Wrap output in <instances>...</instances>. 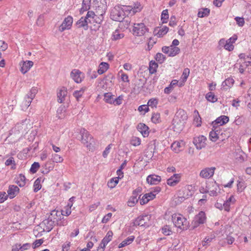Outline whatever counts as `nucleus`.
I'll list each match as a JSON object with an SVG mask.
<instances>
[{
  "mask_svg": "<svg viewBox=\"0 0 251 251\" xmlns=\"http://www.w3.org/2000/svg\"><path fill=\"white\" fill-rule=\"evenodd\" d=\"M181 81L179 82L177 79H173L169 86L166 87L164 89V93L169 94L173 90L175 86L178 85L179 87L182 86L184 84L186 79H180Z\"/></svg>",
  "mask_w": 251,
  "mask_h": 251,
  "instance_id": "obj_11",
  "label": "nucleus"
},
{
  "mask_svg": "<svg viewBox=\"0 0 251 251\" xmlns=\"http://www.w3.org/2000/svg\"><path fill=\"white\" fill-rule=\"evenodd\" d=\"M151 215H145L138 217L133 222L134 226L148 227L151 225Z\"/></svg>",
  "mask_w": 251,
  "mask_h": 251,
  "instance_id": "obj_3",
  "label": "nucleus"
},
{
  "mask_svg": "<svg viewBox=\"0 0 251 251\" xmlns=\"http://www.w3.org/2000/svg\"><path fill=\"white\" fill-rule=\"evenodd\" d=\"M91 0H83L82 3V7L80 10V13H82L83 12L87 11L90 9Z\"/></svg>",
  "mask_w": 251,
  "mask_h": 251,
  "instance_id": "obj_36",
  "label": "nucleus"
},
{
  "mask_svg": "<svg viewBox=\"0 0 251 251\" xmlns=\"http://www.w3.org/2000/svg\"><path fill=\"white\" fill-rule=\"evenodd\" d=\"M19 188L16 185H10L7 190V196L10 199H13L19 193Z\"/></svg>",
  "mask_w": 251,
  "mask_h": 251,
  "instance_id": "obj_19",
  "label": "nucleus"
},
{
  "mask_svg": "<svg viewBox=\"0 0 251 251\" xmlns=\"http://www.w3.org/2000/svg\"><path fill=\"white\" fill-rule=\"evenodd\" d=\"M169 30V28L166 26L162 27L161 28L157 27L154 29V33L158 37H161L166 34Z\"/></svg>",
  "mask_w": 251,
  "mask_h": 251,
  "instance_id": "obj_27",
  "label": "nucleus"
},
{
  "mask_svg": "<svg viewBox=\"0 0 251 251\" xmlns=\"http://www.w3.org/2000/svg\"><path fill=\"white\" fill-rule=\"evenodd\" d=\"M180 180V174H176L167 179V183L170 186H174L179 182Z\"/></svg>",
  "mask_w": 251,
  "mask_h": 251,
  "instance_id": "obj_17",
  "label": "nucleus"
},
{
  "mask_svg": "<svg viewBox=\"0 0 251 251\" xmlns=\"http://www.w3.org/2000/svg\"><path fill=\"white\" fill-rule=\"evenodd\" d=\"M110 17L114 21H122L126 18V14L120 6H116L111 10Z\"/></svg>",
  "mask_w": 251,
  "mask_h": 251,
  "instance_id": "obj_2",
  "label": "nucleus"
},
{
  "mask_svg": "<svg viewBox=\"0 0 251 251\" xmlns=\"http://www.w3.org/2000/svg\"><path fill=\"white\" fill-rule=\"evenodd\" d=\"M235 201V199L233 196H231L226 201L223 203V206L225 210L226 211H229L230 210V205L231 203H234Z\"/></svg>",
  "mask_w": 251,
  "mask_h": 251,
  "instance_id": "obj_30",
  "label": "nucleus"
},
{
  "mask_svg": "<svg viewBox=\"0 0 251 251\" xmlns=\"http://www.w3.org/2000/svg\"><path fill=\"white\" fill-rule=\"evenodd\" d=\"M214 237L215 236L213 235H211L210 236L207 237L205 238L204 241L203 242H202V246H205L207 245L209 243H210L212 241V240L214 238Z\"/></svg>",
  "mask_w": 251,
  "mask_h": 251,
  "instance_id": "obj_60",
  "label": "nucleus"
},
{
  "mask_svg": "<svg viewBox=\"0 0 251 251\" xmlns=\"http://www.w3.org/2000/svg\"><path fill=\"white\" fill-rule=\"evenodd\" d=\"M158 67V64L155 61H151L149 65V71L151 74H153L156 72V68Z\"/></svg>",
  "mask_w": 251,
  "mask_h": 251,
  "instance_id": "obj_44",
  "label": "nucleus"
},
{
  "mask_svg": "<svg viewBox=\"0 0 251 251\" xmlns=\"http://www.w3.org/2000/svg\"><path fill=\"white\" fill-rule=\"evenodd\" d=\"M235 20L237 24L239 26H243L245 24L244 18L240 17H236L235 18Z\"/></svg>",
  "mask_w": 251,
  "mask_h": 251,
  "instance_id": "obj_57",
  "label": "nucleus"
},
{
  "mask_svg": "<svg viewBox=\"0 0 251 251\" xmlns=\"http://www.w3.org/2000/svg\"><path fill=\"white\" fill-rule=\"evenodd\" d=\"M73 18L68 16L65 18L62 24L59 26L58 30L60 32H63L65 30H68L71 28L73 24Z\"/></svg>",
  "mask_w": 251,
  "mask_h": 251,
  "instance_id": "obj_8",
  "label": "nucleus"
},
{
  "mask_svg": "<svg viewBox=\"0 0 251 251\" xmlns=\"http://www.w3.org/2000/svg\"><path fill=\"white\" fill-rule=\"evenodd\" d=\"M169 56L174 57L177 54H178L180 52V49L178 47L174 46L173 45H171L169 46Z\"/></svg>",
  "mask_w": 251,
  "mask_h": 251,
  "instance_id": "obj_32",
  "label": "nucleus"
},
{
  "mask_svg": "<svg viewBox=\"0 0 251 251\" xmlns=\"http://www.w3.org/2000/svg\"><path fill=\"white\" fill-rule=\"evenodd\" d=\"M210 13V10L208 8H204L201 9L198 13V16L199 17L203 18L204 17L208 16Z\"/></svg>",
  "mask_w": 251,
  "mask_h": 251,
  "instance_id": "obj_38",
  "label": "nucleus"
},
{
  "mask_svg": "<svg viewBox=\"0 0 251 251\" xmlns=\"http://www.w3.org/2000/svg\"><path fill=\"white\" fill-rule=\"evenodd\" d=\"M206 98L207 100L212 102H215L217 100V98L212 92L208 93L206 95Z\"/></svg>",
  "mask_w": 251,
  "mask_h": 251,
  "instance_id": "obj_46",
  "label": "nucleus"
},
{
  "mask_svg": "<svg viewBox=\"0 0 251 251\" xmlns=\"http://www.w3.org/2000/svg\"><path fill=\"white\" fill-rule=\"evenodd\" d=\"M100 3L102 4L101 7L102 11L101 12H99L97 11L96 12L97 14H95L94 22V24H98L100 25L103 20V15L105 13L107 9V2L105 0H100Z\"/></svg>",
  "mask_w": 251,
  "mask_h": 251,
  "instance_id": "obj_5",
  "label": "nucleus"
},
{
  "mask_svg": "<svg viewBox=\"0 0 251 251\" xmlns=\"http://www.w3.org/2000/svg\"><path fill=\"white\" fill-rule=\"evenodd\" d=\"M87 74L90 78H95L98 76L97 72L96 71H93L92 69H89Z\"/></svg>",
  "mask_w": 251,
  "mask_h": 251,
  "instance_id": "obj_62",
  "label": "nucleus"
},
{
  "mask_svg": "<svg viewBox=\"0 0 251 251\" xmlns=\"http://www.w3.org/2000/svg\"><path fill=\"white\" fill-rule=\"evenodd\" d=\"M169 18V14L168 10L166 9L163 10L161 13V19L163 23H166L167 20Z\"/></svg>",
  "mask_w": 251,
  "mask_h": 251,
  "instance_id": "obj_45",
  "label": "nucleus"
},
{
  "mask_svg": "<svg viewBox=\"0 0 251 251\" xmlns=\"http://www.w3.org/2000/svg\"><path fill=\"white\" fill-rule=\"evenodd\" d=\"M172 221L174 225L181 230H186L189 223L187 219L180 214H175L172 217Z\"/></svg>",
  "mask_w": 251,
  "mask_h": 251,
  "instance_id": "obj_1",
  "label": "nucleus"
},
{
  "mask_svg": "<svg viewBox=\"0 0 251 251\" xmlns=\"http://www.w3.org/2000/svg\"><path fill=\"white\" fill-rule=\"evenodd\" d=\"M54 223V221H52L51 219L49 218L44 220L42 223V226H44V230L48 232L50 231L53 228Z\"/></svg>",
  "mask_w": 251,
  "mask_h": 251,
  "instance_id": "obj_15",
  "label": "nucleus"
},
{
  "mask_svg": "<svg viewBox=\"0 0 251 251\" xmlns=\"http://www.w3.org/2000/svg\"><path fill=\"white\" fill-rule=\"evenodd\" d=\"M234 79H225L222 82V87L224 89H227L230 88L234 84Z\"/></svg>",
  "mask_w": 251,
  "mask_h": 251,
  "instance_id": "obj_37",
  "label": "nucleus"
},
{
  "mask_svg": "<svg viewBox=\"0 0 251 251\" xmlns=\"http://www.w3.org/2000/svg\"><path fill=\"white\" fill-rule=\"evenodd\" d=\"M84 92V89H81L79 91H75L74 92L73 95L78 101L79 99L82 96Z\"/></svg>",
  "mask_w": 251,
  "mask_h": 251,
  "instance_id": "obj_56",
  "label": "nucleus"
},
{
  "mask_svg": "<svg viewBox=\"0 0 251 251\" xmlns=\"http://www.w3.org/2000/svg\"><path fill=\"white\" fill-rule=\"evenodd\" d=\"M82 73L77 69H74L71 73V77L73 78H81L84 77V76L81 75Z\"/></svg>",
  "mask_w": 251,
  "mask_h": 251,
  "instance_id": "obj_34",
  "label": "nucleus"
},
{
  "mask_svg": "<svg viewBox=\"0 0 251 251\" xmlns=\"http://www.w3.org/2000/svg\"><path fill=\"white\" fill-rule=\"evenodd\" d=\"M123 98L122 96H120L118 98L115 99L114 98L113 99V102L112 104H114V105H120L122 103Z\"/></svg>",
  "mask_w": 251,
  "mask_h": 251,
  "instance_id": "obj_61",
  "label": "nucleus"
},
{
  "mask_svg": "<svg viewBox=\"0 0 251 251\" xmlns=\"http://www.w3.org/2000/svg\"><path fill=\"white\" fill-rule=\"evenodd\" d=\"M34 191L35 192H38L41 188V185L40 184V179L38 178L34 183Z\"/></svg>",
  "mask_w": 251,
  "mask_h": 251,
  "instance_id": "obj_52",
  "label": "nucleus"
},
{
  "mask_svg": "<svg viewBox=\"0 0 251 251\" xmlns=\"http://www.w3.org/2000/svg\"><path fill=\"white\" fill-rule=\"evenodd\" d=\"M142 191V188L141 187L137 188L133 192L132 194V196L131 197V201H128V205L131 206L132 205H129L130 203H132L133 204L135 202H138V199L137 198L138 195H140Z\"/></svg>",
  "mask_w": 251,
  "mask_h": 251,
  "instance_id": "obj_20",
  "label": "nucleus"
},
{
  "mask_svg": "<svg viewBox=\"0 0 251 251\" xmlns=\"http://www.w3.org/2000/svg\"><path fill=\"white\" fill-rule=\"evenodd\" d=\"M114 96L111 93H106L104 94V101L107 103L112 104L113 101Z\"/></svg>",
  "mask_w": 251,
  "mask_h": 251,
  "instance_id": "obj_35",
  "label": "nucleus"
},
{
  "mask_svg": "<svg viewBox=\"0 0 251 251\" xmlns=\"http://www.w3.org/2000/svg\"><path fill=\"white\" fill-rule=\"evenodd\" d=\"M94 16H95V13L93 11H88L87 12V13L86 15V19L87 20L88 22L90 21V22H89V24H94Z\"/></svg>",
  "mask_w": 251,
  "mask_h": 251,
  "instance_id": "obj_43",
  "label": "nucleus"
},
{
  "mask_svg": "<svg viewBox=\"0 0 251 251\" xmlns=\"http://www.w3.org/2000/svg\"><path fill=\"white\" fill-rule=\"evenodd\" d=\"M148 31V29L146 27L144 24H134L133 31L135 35L142 36Z\"/></svg>",
  "mask_w": 251,
  "mask_h": 251,
  "instance_id": "obj_6",
  "label": "nucleus"
},
{
  "mask_svg": "<svg viewBox=\"0 0 251 251\" xmlns=\"http://www.w3.org/2000/svg\"><path fill=\"white\" fill-rule=\"evenodd\" d=\"M225 49L228 51H231L233 50L234 46L232 43L228 42V41H226Z\"/></svg>",
  "mask_w": 251,
  "mask_h": 251,
  "instance_id": "obj_64",
  "label": "nucleus"
},
{
  "mask_svg": "<svg viewBox=\"0 0 251 251\" xmlns=\"http://www.w3.org/2000/svg\"><path fill=\"white\" fill-rule=\"evenodd\" d=\"M185 143L183 141H176L171 145V149L173 151L177 153L182 151L184 149Z\"/></svg>",
  "mask_w": 251,
  "mask_h": 251,
  "instance_id": "obj_16",
  "label": "nucleus"
},
{
  "mask_svg": "<svg viewBox=\"0 0 251 251\" xmlns=\"http://www.w3.org/2000/svg\"><path fill=\"white\" fill-rule=\"evenodd\" d=\"M33 100V99H31V97H30V91L26 94V96L25 97V105L28 107L31 104L32 100Z\"/></svg>",
  "mask_w": 251,
  "mask_h": 251,
  "instance_id": "obj_47",
  "label": "nucleus"
},
{
  "mask_svg": "<svg viewBox=\"0 0 251 251\" xmlns=\"http://www.w3.org/2000/svg\"><path fill=\"white\" fill-rule=\"evenodd\" d=\"M137 130L141 133L144 137L148 136L149 135V127L143 123H139L137 126Z\"/></svg>",
  "mask_w": 251,
  "mask_h": 251,
  "instance_id": "obj_23",
  "label": "nucleus"
},
{
  "mask_svg": "<svg viewBox=\"0 0 251 251\" xmlns=\"http://www.w3.org/2000/svg\"><path fill=\"white\" fill-rule=\"evenodd\" d=\"M48 218L51 219L52 221H54V223H57L58 221H60L61 219L60 212L55 210H52L50 212Z\"/></svg>",
  "mask_w": 251,
  "mask_h": 251,
  "instance_id": "obj_25",
  "label": "nucleus"
},
{
  "mask_svg": "<svg viewBox=\"0 0 251 251\" xmlns=\"http://www.w3.org/2000/svg\"><path fill=\"white\" fill-rule=\"evenodd\" d=\"M195 117L194 118V122L196 123L197 126H201V118L200 116L198 111L195 110L194 111Z\"/></svg>",
  "mask_w": 251,
  "mask_h": 251,
  "instance_id": "obj_48",
  "label": "nucleus"
},
{
  "mask_svg": "<svg viewBox=\"0 0 251 251\" xmlns=\"http://www.w3.org/2000/svg\"><path fill=\"white\" fill-rule=\"evenodd\" d=\"M175 117L177 118L178 120H180L184 123H185L188 118L186 112L183 109H179L176 112Z\"/></svg>",
  "mask_w": 251,
  "mask_h": 251,
  "instance_id": "obj_24",
  "label": "nucleus"
},
{
  "mask_svg": "<svg viewBox=\"0 0 251 251\" xmlns=\"http://www.w3.org/2000/svg\"><path fill=\"white\" fill-rule=\"evenodd\" d=\"M26 178L25 176L22 174H20L18 177L17 183L20 187H23L25 184Z\"/></svg>",
  "mask_w": 251,
  "mask_h": 251,
  "instance_id": "obj_39",
  "label": "nucleus"
},
{
  "mask_svg": "<svg viewBox=\"0 0 251 251\" xmlns=\"http://www.w3.org/2000/svg\"><path fill=\"white\" fill-rule=\"evenodd\" d=\"M39 167H40L39 163L38 162H35L32 164L31 167L30 169V171L32 174H34L37 171V170L39 168Z\"/></svg>",
  "mask_w": 251,
  "mask_h": 251,
  "instance_id": "obj_51",
  "label": "nucleus"
},
{
  "mask_svg": "<svg viewBox=\"0 0 251 251\" xmlns=\"http://www.w3.org/2000/svg\"><path fill=\"white\" fill-rule=\"evenodd\" d=\"M52 159L53 162L56 163H61L63 161V158L57 154H54L52 155Z\"/></svg>",
  "mask_w": 251,
  "mask_h": 251,
  "instance_id": "obj_55",
  "label": "nucleus"
},
{
  "mask_svg": "<svg viewBox=\"0 0 251 251\" xmlns=\"http://www.w3.org/2000/svg\"><path fill=\"white\" fill-rule=\"evenodd\" d=\"M119 27L123 31L128 28L129 24L130 21L129 18L127 17L126 19H124L122 21H119Z\"/></svg>",
  "mask_w": 251,
  "mask_h": 251,
  "instance_id": "obj_29",
  "label": "nucleus"
},
{
  "mask_svg": "<svg viewBox=\"0 0 251 251\" xmlns=\"http://www.w3.org/2000/svg\"><path fill=\"white\" fill-rule=\"evenodd\" d=\"M155 197V194L153 193L152 192L147 193L143 196L142 199L140 200V204L144 205L147 203L150 200H153Z\"/></svg>",
  "mask_w": 251,
  "mask_h": 251,
  "instance_id": "obj_21",
  "label": "nucleus"
},
{
  "mask_svg": "<svg viewBox=\"0 0 251 251\" xmlns=\"http://www.w3.org/2000/svg\"><path fill=\"white\" fill-rule=\"evenodd\" d=\"M228 121L229 118L227 116L225 115L221 116L213 122V127L222 126L227 123Z\"/></svg>",
  "mask_w": 251,
  "mask_h": 251,
  "instance_id": "obj_18",
  "label": "nucleus"
},
{
  "mask_svg": "<svg viewBox=\"0 0 251 251\" xmlns=\"http://www.w3.org/2000/svg\"><path fill=\"white\" fill-rule=\"evenodd\" d=\"M151 121L154 123H159L160 122V115L158 113H153L151 117Z\"/></svg>",
  "mask_w": 251,
  "mask_h": 251,
  "instance_id": "obj_49",
  "label": "nucleus"
},
{
  "mask_svg": "<svg viewBox=\"0 0 251 251\" xmlns=\"http://www.w3.org/2000/svg\"><path fill=\"white\" fill-rule=\"evenodd\" d=\"M20 65L21 72L23 74H25L33 65V62L32 61H23L20 63Z\"/></svg>",
  "mask_w": 251,
  "mask_h": 251,
  "instance_id": "obj_14",
  "label": "nucleus"
},
{
  "mask_svg": "<svg viewBox=\"0 0 251 251\" xmlns=\"http://www.w3.org/2000/svg\"><path fill=\"white\" fill-rule=\"evenodd\" d=\"M158 103V100L156 99H150L148 102V105L149 106H151V107H156Z\"/></svg>",
  "mask_w": 251,
  "mask_h": 251,
  "instance_id": "obj_54",
  "label": "nucleus"
},
{
  "mask_svg": "<svg viewBox=\"0 0 251 251\" xmlns=\"http://www.w3.org/2000/svg\"><path fill=\"white\" fill-rule=\"evenodd\" d=\"M109 67V64L106 62H101L99 67V69L97 70V75L102 74L107 71Z\"/></svg>",
  "mask_w": 251,
  "mask_h": 251,
  "instance_id": "obj_31",
  "label": "nucleus"
},
{
  "mask_svg": "<svg viewBox=\"0 0 251 251\" xmlns=\"http://www.w3.org/2000/svg\"><path fill=\"white\" fill-rule=\"evenodd\" d=\"M134 236H130L128 237L126 239L123 241L124 243L126 246L130 244L134 240Z\"/></svg>",
  "mask_w": 251,
  "mask_h": 251,
  "instance_id": "obj_63",
  "label": "nucleus"
},
{
  "mask_svg": "<svg viewBox=\"0 0 251 251\" xmlns=\"http://www.w3.org/2000/svg\"><path fill=\"white\" fill-rule=\"evenodd\" d=\"M162 232L166 235H170L172 234V231L170 229L169 226H165L162 228Z\"/></svg>",
  "mask_w": 251,
  "mask_h": 251,
  "instance_id": "obj_58",
  "label": "nucleus"
},
{
  "mask_svg": "<svg viewBox=\"0 0 251 251\" xmlns=\"http://www.w3.org/2000/svg\"><path fill=\"white\" fill-rule=\"evenodd\" d=\"M130 144L134 146H137L141 144V140L139 138L133 137L130 141Z\"/></svg>",
  "mask_w": 251,
  "mask_h": 251,
  "instance_id": "obj_53",
  "label": "nucleus"
},
{
  "mask_svg": "<svg viewBox=\"0 0 251 251\" xmlns=\"http://www.w3.org/2000/svg\"><path fill=\"white\" fill-rule=\"evenodd\" d=\"M216 132L218 131L216 130V127H215V128L209 133V138L213 142H215L219 139V137H218Z\"/></svg>",
  "mask_w": 251,
  "mask_h": 251,
  "instance_id": "obj_41",
  "label": "nucleus"
},
{
  "mask_svg": "<svg viewBox=\"0 0 251 251\" xmlns=\"http://www.w3.org/2000/svg\"><path fill=\"white\" fill-rule=\"evenodd\" d=\"M119 177L111 178L107 183V186L110 188H113L119 182Z\"/></svg>",
  "mask_w": 251,
  "mask_h": 251,
  "instance_id": "obj_40",
  "label": "nucleus"
},
{
  "mask_svg": "<svg viewBox=\"0 0 251 251\" xmlns=\"http://www.w3.org/2000/svg\"><path fill=\"white\" fill-rule=\"evenodd\" d=\"M213 189L210 190L209 192V195L211 196H216L218 195L217 190L219 189L218 186L215 184V185L213 186Z\"/></svg>",
  "mask_w": 251,
  "mask_h": 251,
  "instance_id": "obj_59",
  "label": "nucleus"
},
{
  "mask_svg": "<svg viewBox=\"0 0 251 251\" xmlns=\"http://www.w3.org/2000/svg\"><path fill=\"white\" fill-rule=\"evenodd\" d=\"M206 221L205 214L203 211H201L197 214L192 222L194 228L198 227L200 224H203Z\"/></svg>",
  "mask_w": 251,
  "mask_h": 251,
  "instance_id": "obj_7",
  "label": "nucleus"
},
{
  "mask_svg": "<svg viewBox=\"0 0 251 251\" xmlns=\"http://www.w3.org/2000/svg\"><path fill=\"white\" fill-rule=\"evenodd\" d=\"M113 236V232L112 231L109 230L107 233L106 236L102 240V243L103 244V247H105L106 245L108 244L112 240Z\"/></svg>",
  "mask_w": 251,
  "mask_h": 251,
  "instance_id": "obj_33",
  "label": "nucleus"
},
{
  "mask_svg": "<svg viewBox=\"0 0 251 251\" xmlns=\"http://www.w3.org/2000/svg\"><path fill=\"white\" fill-rule=\"evenodd\" d=\"M81 142L89 149L93 147L94 139L92 136L85 130L81 132Z\"/></svg>",
  "mask_w": 251,
  "mask_h": 251,
  "instance_id": "obj_4",
  "label": "nucleus"
},
{
  "mask_svg": "<svg viewBox=\"0 0 251 251\" xmlns=\"http://www.w3.org/2000/svg\"><path fill=\"white\" fill-rule=\"evenodd\" d=\"M188 193L189 190L187 189H183L182 190L179 191L178 196L175 198V202L176 203H181L185 199H188L189 197Z\"/></svg>",
  "mask_w": 251,
  "mask_h": 251,
  "instance_id": "obj_12",
  "label": "nucleus"
},
{
  "mask_svg": "<svg viewBox=\"0 0 251 251\" xmlns=\"http://www.w3.org/2000/svg\"><path fill=\"white\" fill-rule=\"evenodd\" d=\"M184 124L185 123L178 120L177 118L174 117L173 120V128L176 132L181 131L184 126Z\"/></svg>",
  "mask_w": 251,
  "mask_h": 251,
  "instance_id": "obj_13",
  "label": "nucleus"
},
{
  "mask_svg": "<svg viewBox=\"0 0 251 251\" xmlns=\"http://www.w3.org/2000/svg\"><path fill=\"white\" fill-rule=\"evenodd\" d=\"M89 22H90V21L88 22L86 19V16L85 17H82L76 22V25L78 27H84L85 29H87Z\"/></svg>",
  "mask_w": 251,
  "mask_h": 251,
  "instance_id": "obj_28",
  "label": "nucleus"
},
{
  "mask_svg": "<svg viewBox=\"0 0 251 251\" xmlns=\"http://www.w3.org/2000/svg\"><path fill=\"white\" fill-rule=\"evenodd\" d=\"M160 181L161 177L155 175H150L147 177V182L151 185L157 184Z\"/></svg>",
  "mask_w": 251,
  "mask_h": 251,
  "instance_id": "obj_22",
  "label": "nucleus"
},
{
  "mask_svg": "<svg viewBox=\"0 0 251 251\" xmlns=\"http://www.w3.org/2000/svg\"><path fill=\"white\" fill-rule=\"evenodd\" d=\"M155 58L157 61L160 63H162L166 59V57L161 53H157L155 55Z\"/></svg>",
  "mask_w": 251,
  "mask_h": 251,
  "instance_id": "obj_50",
  "label": "nucleus"
},
{
  "mask_svg": "<svg viewBox=\"0 0 251 251\" xmlns=\"http://www.w3.org/2000/svg\"><path fill=\"white\" fill-rule=\"evenodd\" d=\"M206 140V138L205 136L203 135L199 136L194 138L193 143L197 149L201 150L205 147Z\"/></svg>",
  "mask_w": 251,
  "mask_h": 251,
  "instance_id": "obj_9",
  "label": "nucleus"
},
{
  "mask_svg": "<svg viewBox=\"0 0 251 251\" xmlns=\"http://www.w3.org/2000/svg\"><path fill=\"white\" fill-rule=\"evenodd\" d=\"M112 37L113 40H117L123 38L124 37V34L123 33H120L119 30L118 29H116L114 32H113Z\"/></svg>",
  "mask_w": 251,
  "mask_h": 251,
  "instance_id": "obj_42",
  "label": "nucleus"
},
{
  "mask_svg": "<svg viewBox=\"0 0 251 251\" xmlns=\"http://www.w3.org/2000/svg\"><path fill=\"white\" fill-rule=\"evenodd\" d=\"M67 89L64 87H62L60 89L59 92L57 93L58 102L62 103L65 100V98L67 96Z\"/></svg>",
  "mask_w": 251,
  "mask_h": 251,
  "instance_id": "obj_26",
  "label": "nucleus"
},
{
  "mask_svg": "<svg viewBox=\"0 0 251 251\" xmlns=\"http://www.w3.org/2000/svg\"><path fill=\"white\" fill-rule=\"evenodd\" d=\"M215 170L214 167L204 168L201 171L200 176L203 178H209L214 175Z\"/></svg>",
  "mask_w": 251,
  "mask_h": 251,
  "instance_id": "obj_10",
  "label": "nucleus"
}]
</instances>
